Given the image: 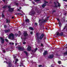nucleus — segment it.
Returning a JSON list of instances; mask_svg holds the SVG:
<instances>
[{
	"label": "nucleus",
	"mask_w": 67,
	"mask_h": 67,
	"mask_svg": "<svg viewBox=\"0 0 67 67\" xmlns=\"http://www.w3.org/2000/svg\"><path fill=\"white\" fill-rule=\"evenodd\" d=\"M46 21V20H44L43 22H45Z\"/></svg>",
	"instance_id": "3c124183"
},
{
	"label": "nucleus",
	"mask_w": 67,
	"mask_h": 67,
	"mask_svg": "<svg viewBox=\"0 0 67 67\" xmlns=\"http://www.w3.org/2000/svg\"><path fill=\"white\" fill-rule=\"evenodd\" d=\"M15 4H16V5H19V4L18 3H15Z\"/></svg>",
	"instance_id": "2f4dec72"
},
{
	"label": "nucleus",
	"mask_w": 67,
	"mask_h": 67,
	"mask_svg": "<svg viewBox=\"0 0 67 67\" xmlns=\"http://www.w3.org/2000/svg\"><path fill=\"white\" fill-rule=\"evenodd\" d=\"M4 28H6L7 27V25H4Z\"/></svg>",
	"instance_id": "393cba45"
},
{
	"label": "nucleus",
	"mask_w": 67,
	"mask_h": 67,
	"mask_svg": "<svg viewBox=\"0 0 67 67\" xmlns=\"http://www.w3.org/2000/svg\"><path fill=\"white\" fill-rule=\"evenodd\" d=\"M58 63L59 64H60V63H61V62H60V61H59Z\"/></svg>",
	"instance_id": "72a5a7b5"
},
{
	"label": "nucleus",
	"mask_w": 67,
	"mask_h": 67,
	"mask_svg": "<svg viewBox=\"0 0 67 67\" xmlns=\"http://www.w3.org/2000/svg\"><path fill=\"white\" fill-rule=\"evenodd\" d=\"M20 32V31H19V36H20V35H21V33L20 32Z\"/></svg>",
	"instance_id": "5701e85b"
},
{
	"label": "nucleus",
	"mask_w": 67,
	"mask_h": 67,
	"mask_svg": "<svg viewBox=\"0 0 67 67\" xmlns=\"http://www.w3.org/2000/svg\"><path fill=\"white\" fill-rule=\"evenodd\" d=\"M29 29L31 30H33V28L32 27H30Z\"/></svg>",
	"instance_id": "a211bd4d"
},
{
	"label": "nucleus",
	"mask_w": 67,
	"mask_h": 67,
	"mask_svg": "<svg viewBox=\"0 0 67 67\" xmlns=\"http://www.w3.org/2000/svg\"><path fill=\"white\" fill-rule=\"evenodd\" d=\"M36 35L37 36L38 35V33H36Z\"/></svg>",
	"instance_id": "864d4df0"
},
{
	"label": "nucleus",
	"mask_w": 67,
	"mask_h": 67,
	"mask_svg": "<svg viewBox=\"0 0 67 67\" xmlns=\"http://www.w3.org/2000/svg\"><path fill=\"white\" fill-rule=\"evenodd\" d=\"M31 50V47L30 46H28L27 47V51H30Z\"/></svg>",
	"instance_id": "39448f33"
},
{
	"label": "nucleus",
	"mask_w": 67,
	"mask_h": 67,
	"mask_svg": "<svg viewBox=\"0 0 67 67\" xmlns=\"http://www.w3.org/2000/svg\"><path fill=\"white\" fill-rule=\"evenodd\" d=\"M13 56L14 57V58H16V56H15V55H13Z\"/></svg>",
	"instance_id": "c85d7f7f"
},
{
	"label": "nucleus",
	"mask_w": 67,
	"mask_h": 67,
	"mask_svg": "<svg viewBox=\"0 0 67 67\" xmlns=\"http://www.w3.org/2000/svg\"><path fill=\"white\" fill-rule=\"evenodd\" d=\"M30 13H30L29 14V15H31V14H30Z\"/></svg>",
	"instance_id": "bf43d9fd"
},
{
	"label": "nucleus",
	"mask_w": 67,
	"mask_h": 67,
	"mask_svg": "<svg viewBox=\"0 0 67 67\" xmlns=\"http://www.w3.org/2000/svg\"><path fill=\"white\" fill-rule=\"evenodd\" d=\"M57 3H58V7H60V4L58 2H57Z\"/></svg>",
	"instance_id": "aec40b11"
},
{
	"label": "nucleus",
	"mask_w": 67,
	"mask_h": 67,
	"mask_svg": "<svg viewBox=\"0 0 67 67\" xmlns=\"http://www.w3.org/2000/svg\"><path fill=\"white\" fill-rule=\"evenodd\" d=\"M63 1H67V0H63Z\"/></svg>",
	"instance_id": "8fccbe9b"
},
{
	"label": "nucleus",
	"mask_w": 67,
	"mask_h": 67,
	"mask_svg": "<svg viewBox=\"0 0 67 67\" xmlns=\"http://www.w3.org/2000/svg\"><path fill=\"white\" fill-rule=\"evenodd\" d=\"M66 14H67V13H66L64 14V15H66Z\"/></svg>",
	"instance_id": "09e8293b"
},
{
	"label": "nucleus",
	"mask_w": 67,
	"mask_h": 67,
	"mask_svg": "<svg viewBox=\"0 0 67 67\" xmlns=\"http://www.w3.org/2000/svg\"><path fill=\"white\" fill-rule=\"evenodd\" d=\"M5 40L6 42H8L9 41V40H8V39H5Z\"/></svg>",
	"instance_id": "a878e982"
},
{
	"label": "nucleus",
	"mask_w": 67,
	"mask_h": 67,
	"mask_svg": "<svg viewBox=\"0 0 67 67\" xmlns=\"http://www.w3.org/2000/svg\"><path fill=\"white\" fill-rule=\"evenodd\" d=\"M3 52H4V53H5V50H3Z\"/></svg>",
	"instance_id": "a18cd8bd"
},
{
	"label": "nucleus",
	"mask_w": 67,
	"mask_h": 67,
	"mask_svg": "<svg viewBox=\"0 0 67 67\" xmlns=\"http://www.w3.org/2000/svg\"><path fill=\"white\" fill-rule=\"evenodd\" d=\"M10 30L8 29V30H4V31L5 33H8L9 32H10Z\"/></svg>",
	"instance_id": "9b49d317"
},
{
	"label": "nucleus",
	"mask_w": 67,
	"mask_h": 67,
	"mask_svg": "<svg viewBox=\"0 0 67 67\" xmlns=\"http://www.w3.org/2000/svg\"><path fill=\"white\" fill-rule=\"evenodd\" d=\"M54 7H55L56 8H57V5L55 6Z\"/></svg>",
	"instance_id": "de8ad7c7"
},
{
	"label": "nucleus",
	"mask_w": 67,
	"mask_h": 67,
	"mask_svg": "<svg viewBox=\"0 0 67 67\" xmlns=\"http://www.w3.org/2000/svg\"><path fill=\"white\" fill-rule=\"evenodd\" d=\"M66 54H67V52H65L64 53V55H66Z\"/></svg>",
	"instance_id": "c03bdc74"
},
{
	"label": "nucleus",
	"mask_w": 67,
	"mask_h": 67,
	"mask_svg": "<svg viewBox=\"0 0 67 67\" xmlns=\"http://www.w3.org/2000/svg\"><path fill=\"white\" fill-rule=\"evenodd\" d=\"M35 25H37V23H35Z\"/></svg>",
	"instance_id": "58836bf2"
},
{
	"label": "nucleus",
	"mask_w": 67,
	"mask_h": 67,
	"mask_svg": "<svg viewBox=\"0 0 67 67\" xmlns=\"http://www.w3.org/2000/svg\"><path fill=\"white\" fill-rule=\"evenodd\" d=\"M44 36V34H42L41 35L39 39L40 40H42L43 38V37Z\"/></svg>",
	"instance_id": "6e6552de"
},
{
	"label": "nucleus",
	"mask_w": 67,
	"mask_h": 67,
	"mask_svg": "<svg viewBox=\"0 0 67 67\" xmlns=\"http://www.w3.org/2000/svg\"><path fill=\"white\" fill-rule=\"evenodd\" d=\"M6 7H7V6H5L3 7V9H4V8H5Z\"/></svg>",
	"instance_id": "cd10ccee"
},
{
	"label": "nucleus",
	"mask_w": 67,
	"mask_h": 67,
	"mask_svg": "<svg viewBox=\"0 0 67 67\" xmlns=\"http://www.w3.org/2000/svg\"><path fill=\"white\" fill-rule=\"evenodd\" d=\"M26 43L25 42H23V44H25Z\"/></svg>",
	"instance_id": "ea45409f"
},
{
	"label": "nucleus",
	"mask_w": 67,
	"mask_h": 67,
	"mask_svg": "<svg viewBox=\"0 0 67 67\" xmlns=\"http://www.w3.org/2000/svg\"><path fill=\"white\" fill-rule=\"evenodd\" d=\"M49 18V17H48L47 18V19L48 18Z\"/></svg>",
	"instance_id": "680f3d73"
},
{
	"label": "nucleus",
	"mask_w": 67,
	"mask_h": 67,
	"mask_svg": "<svg viewBox=\"0 0 67 67\" xmlns=\"http://www.w3.org/2000/svg\"><path fill=\"white\" fill-rule=\"evenodd\" d=\"M56 12V10H53V11L52 12Z\"/></svg>",
	"instance_id": "473e14b6"
},
{
	"label": "nucleus",
	"mask_w": 67,
	"mask_h": 67,
	"mask_svg": "<svg viewBox=\"0 0 67 67\" xmlns=\"http://www.w3.org/2000/svg\"><path fill=\"white\" fill-rule=\"evenodd\" d=\"M19 9H21V7H20V8H19Z\"/></svg>",
	"instance_id": "13d9d810"
},
{
	"label": "nucleus",
	"mask_w": 67,
	"mask_h": 67,
	"mask_svg": "<svg viewBox=\"0 0 67 67\" xmlns=\"http://www.w3.org/2000/svg\"><path fill=\"white\" fill-rule=\"evenodd\" d=\"M66 54L67 55V52H66Z\"/></svg>",
	"instance_id": "338daca9"
},
{
	"label": "nucleus",
	"mask_w": 67,
	"mask_h": 67,
	"mask_svg": "<svg viewBox=\"0 0 67 67\" xmlns=\"http://www.w3.org/2000/svg\"><path fill=\"white\" fill-rule=\"evenodd\" d=\"M66 26H65L64 27L63 29V30H65V28H66Z\"/></svg>",
	"instance_id": "37998d69"
},
{
	"label": "nucleus",
	"mask_w": 67,
	"mask_h": 67,
	"mask_svg": "<svg viewBox=\"0 0 67 67\" xmlns=\"http://www.w3.org/2000/svg\"><path fill=\"white\" fill-rule=\"evenodd\" d=\"M4 15H3V14H2V18H3V17H4Z\"/></svg>",
	"instance_id": "e433bc0d"
},
{
	"label": "nucleus",
	"mask_w": 67,
	"mask_h": 67,
	"mask_svg": "<svg viewBox=\"0 0 67 67\" xmlns=\"http://www.w3.org/2000/svg\"><path fill=\"white\" fill-rule=\"evenodd\" d=\"M25 22H29V20L28 19H26L25 20Z\"/></svg>",
	"instance_id": "6ab92c4d"
},
{
	"label": "nucleus",
	"mask_w": 67,
	"mask_h": 67,
	"mask_svg": "<svg viewBox=\"0 0 67 67\" xmlns=\"http://www.w3.org/2000/svg\"><path fill=\"white\" fill-rule=\"evenodd\" d=\"M47 54V51H45L43 53V55H46Z\"/></svg>",
	"instance_id": "f8f14e48"
},
{
	"label": "nucleus",
	"mask_w": 67,
	"mask_h": 67,
	"mask_svg": "<svg viewBox=\"0 0 67 67\" xmlns=\"http://www.w3.org/2000/svg\"><path fill=\"white\" fill-rule=\"evenodd\" d=\"M37 50V48H36L35 50V52H36Z\"/></svg>",
	"instance_id": "bb28decb"
},
{
	"label": "nucleus",
	"mask_w": 67,
	"mask_h": 67,
	"mask_svg": "<svg viewBox=\"0 0 67 67\" xmlns=\"http://www.w3.org/2000/svg\"><path fill=\"white\" fill-rule=\"evenodd\" d=\"M51 67H54V66H51Z\"/></svg>",
	"instance_id": "e2e57ef3"
},
{
	"label": "nucleus",
	"mask_w": 67,
	"mask_h": 67,
	"mask_svg": "<svg viewBox=\"0 0 67 67\" xmlns=\"http://www.w3.org/2000/svg\"><path fill=\"white\" fill-rule=\"evenodd\" d=\"M18 11H19V12H23L21 10H20L19 9H18Z\"/></svg>",
	"instance_id": "4be33fe9"
},
{
	"label": "nucleus",
	"mask_w": 67,
	"mask_h": 67,
	"mask_svg": "<svg viewBox=\"0 0 67 67\" xmlns=\"http://www.w3.org/2000/svg\"><path fill=\"white\" fill-rule=\"evenodd\" d=\"M18 49L19 50H22V47H19L18 48Z\"/></svg>",
	"instance_id": "ddd939ff"
},
{
	"label": "nucleus",
	"mask_w": 67,
	"mask_h": 67,
	"mask_svg": "<svg viewBox=\"0 0 67 67\" xmlns=\"http://www.w3.org/2000/svg\"><path fill=\"white\" fill-rule=\"evenodd\" d=\"M17 43H15V45H17Z\"/></svg>",
	"instance_id": "6e6d98bb"
},
{
	"label": "nucleus",
	"mask_w": 67,
	"mask_h": 67,
	"mask_svg": "<svg viewBox=\"0 0 67 67\" xmlns=\"http://www.w3.org/2000/svg\"><path fill=\"white\" fill-rule=\"evenodd\" d=\"M24 53L26 55H27V52L26 51H24Z\"/></svg>",
	"instance_id": "412c9836"
},
{
	"label": "nucleus",
	"mask_w": 67,
	"mask_h": 67,
	"mask_svg": "<svg viewBox=\"0 0 67 67\" xmlns=\"http://www.w3.org/2000/svg\"><path fill=\"white\" fill-rule=\"evenodd\" d=\"M8 8L9 9V11H10V12H12V11H13V10H14L13 8H11V6H8Z\"/></svg>",
	"instance_id": "7ed1b4c3"
},
{
	"label": "nucleus",
	"mask_w": 67,
	"mask_h": 67,
	"mask_svg": "<svg viewBox=\"0 0 67 67\" xmlns=\"http://www.w3.org/2000/svg\"><path fill=\"white\" fill-rule=\"evenodd\" d=\"M53 57H54V55H50L48 57L49 58H53Z\"/></svg>",
	"instance_id": "1a4fd4ad"
},
{
	"label": "nucleus",
	"mask_w": 67,
	"mask_h": 67,
	"mask_svg": "<svg viewBox=\"0 0 67 67\" xmlns=\"http://www.w3.org/2000/svg\"><path fill=\"white\" fill-rule=\"evenodd\" d=\"M44 3H48V2H46V1H44Z\"/></svg>",
	"instance_id": "4c0bfd02"
},
{
	"label": "nucleus",
	"mask_w": 67,
	"mask_h": 67,
	"mask_svg": "<svg viewBox=\"0 0 67 67\" xmlns=\"http://www.w3.org/2000/svg\"><path fill=\"white\" fill-rule=\"evenodd\" d=\"M35 2L36 1H40V0H35Z\"/></svg>",
	"instance_id": "f704fd0d"
},
{
	"label": "nucleus",
	"mask_w": 67,
	"mask_h": 67,
	"mask_svg": "<svg viewBox=\"0 0 67 67\" xmlns=\"http://www.w3.org/2000/svg\"><path fill=\"white\" fill-rule=\"evenodd\" d=\"M23 35L24 36H27L28 35V34H27V33L26 32H24L23 34Z\"/></svg>",
	"instance_id": "0eeeda50"
},
{
	"label": "nucleus",
	"mask_w": 67,
	"mask_h": 67,
	"mask_svg": "<svg viewBox=\"0 0 67 67\" xmlns=\"http://www.w3.org/2000/svg\"><path fill=\"white\" fill-rule=\"evenodd\" d=\"M46 6V4H43V5L42 6V7L44 8Z\"/></svg>",
	"instance_id": "2eb2a0df"
},
{
	"label": "nucleus",
	"mask_w": 67,
	"mask_h": 67,
	"mask_svg": "<svg viewBox=\"0 0 67 67\" xmlns=\"http://www.w3.org/2000/svg\"><path fill=\"white\" fill-rule=\"evenodd\" d=\"M41 46H42L43 47H44V46H43V44L42 43L41 44Z\"/></svg>",
	"instance_id": "c756f323"
},
{
	"label": "nucleus",
	"mask_w": 67,
	"mask_h": 67,
	"mask_svg": "<svg viewBox=\"0 0 67 67\" xmlns=\"http://www.w3.org/2000/svg\"><path fill=\"white\" fill-rule=\"evenodd\" d=\"M3 2H5V0H3Z\"/></svg>",
	"instance_id": "603ef678"
},
{
	"label": "nucleus",
	"mask_w": 67,
	"mask_h": 67,
	"mask_svg": "<svg viewBox=\"0 0 67 67\" xmlns=\"http://www.w3.org/2000/svg\"><path fill=\"white\" fill-rule=\"evenodd\" d=\"M57 19L59 22L58 24H59V26L61 27V26H62V25H61V23H60V21H59L60 20H59V19L58 18H57Z\"/></svg>",
	"instance_id": "423d86ee"
},
{
	"label": "nucleus",
	"mask_w": 67,
	"mask_h": 67,
	"mask_svg": "<svg viewBox=\"0 0 67 67\" xmlns=\"http://www.w3.org/2000/svg\"><path fill=\"white\" fill-rule=\"evenodd\" d=\"M20 67H21V65H20Z\"/></svg>",
	"instance_id": "0e129e2a"
},
{
	"label": "nucleus",
	"mask_w": 67,
	"mask_h": 67,
	"mask_svg": "<svg viewBox=\"0 0 67 67\" xmlns=\"http://www.w3.org/2000/svg\"><path fill=\"white\" fill-rule=\"evenodd\" d=\"M16 15H22V14L20 13H16Z\"/></svg>",
	"instance_id": "4468645a"
},
{
	"label": "nucleus",
	"mask_w": 67,
	"mask_h": 67,
	"mask_svg": "<svg viewBox=\"0 0 67 67\" xmlns=\"http://www.w3.org/2000/svg\"><path fill=\"white\" fill-rule=\"evenodd\" d=\"M56 34L57 36H60V35L61 36H63V32H61L60 34H59L58 32H57L56 33Z\"/></svg>",
	"instance_id": "f03ea898"
},
{
	"label": "nucleus",
	"mask_w": 67,
	"mask_h": 67,
	"mask_svg": "<svg viewBox=\"0 0 67 67\" xmlns=\"http://www.w3.org/2000/svg\"><path fill=\"white\" fill-rule=\"evenodd\" d=\"M9 44H12V45H14V43L13 42H11L9 43Z\"/></svg>",
	"instance_id": "b1692460"
},
{
	"label": "nucleus",
	"mask_w": 67,
	"mask_h": 67,
	"mask_svg": "<svg viewBox=\"0 0 67 67\" xmlns=\"http://www.w3.org/2000/svg\"><path fill=\"white\" fill-rule=\"evenodd\" d=\"M6 23H9L10 22V20H8V19H6Z\"/></svg>",
	"instance_id": "dca6fc26"
},
{
	"label": "nucleus",
	"mask_w": 67,
	"mask_h": 67,
	"mask_svg": "<svg viewBox=\"0 0 67 67\" xmlns=\"http://www.w3.org/2000/svg\"><path fill=\"white\" fill-rule=\"evenodd\" d=\"M19 60H18V59H16L15 61V64H16V62H18Z\"/></svg>",
	"instance_id": "f3484780"
},
{
	"label": "nucleus",
	"mask_w": 67,
	"mask_h": 67,
	"mask_svg": "<svg viewBox=\"0 0 67 67\" xmlns=\"http://www.w3.org/2000/svg\"><path fill=\"white\" fill-rule=\"evenodd\" d=\"M9 66L8 67H10L11 66H12V64H11V62H9L8 63Z\"/></svg>",
	"instance_id": "9d476101"
},
{
	"label": "nucleus",
	"mask_w": 67,
	"mask_h": 67,
	"mask_svg": "<svg viewBox=\"0 0 67 67\" xmlns=\"http://www.w3.org/2000/svg\"><path fill=\"white\" fill-rule=\"evenodd\" d=\"M32 3H33V4H35V2H32Z\"/></svg>",
	"instance_id": "49530a36"
},
{
	"label": "nucleus",
	"mask_w": 67,
	"mask_h": 67,
	"mask_svg": "<svg viewBox=\"0 0 67 67\" xmlns=\"http://www.w3.org/2000/svg\"><path fill=\"white\" fill-rule=\"evenodd\" d=\"M30 34H33V32H30Z\"/></svg>",
	"instance_id": "a19ab883"
},
{
	"label": "nucleus",
	"mask_w": 67,
	"mask_h": 67,
	"mask_svg": "<svg viewBox=\"0 0 67 67\" xmlns=\"http://www.w3.org/2000/svg\"><path fill=\"white\" fill-rule=\"evenodd\" d=\"M54 4L55 5H56V4H57L56 3V2H54Z\"/></svg>",
	"instance_id": "79ce46f5"
},
{
	"label": "nucleus",
	"mask_w": 67,
	"mask_h": 67,
	"mask_svg": "<svg viewBox=\"0 0 67 67\" xmlns=\"http://www.w3.org/2000/svg\"><path fill=\"white\" fill-rule=\"evenodd\" d=\"M63 67H65V66H63Z\"/></svg>",
	"instance_id": "774afa93"
},
{
	"label": "nucleus",
	"mask_w": 67,
	"mask_h": 67,
	"mask_svg": "<svg viewBox=\"0 0 67 67\" xmlns=\"http://www.w3.org/2000/svg\"><path fill=\"white\" fill-rule=\"evenodd\" d=\"M15 36H18V34H15Z\"/></svg>",
	"instance_id": "c9c22d12"
},
{
	"label": "nucleus",
	"mask_w": 67,
	"mask_h": 67,
	"mask_svg": "<svg viewBox=\"0 0 67 67\" xmlns=\"http://www.w3.org/2000/svg\"><path fill=\"white\" fill-rule=\"evenodd\" d=\"M1 42L2 44L4 43V40L2 37L0 38Z\"/></svg>",
	"instance_id": "20e7f679"
},
{
	"label": "nucleus",
	"mask_w": 67,
	"mask_h": 67,
	"mask_svg": "<svg viewBox=\"0 0 67 67\" xmlns=\"http://www.w3.org/2000/svg\"><path fill=\"white\" fill-rule=\"evenodd\" d=\"M42 20H39V21L40 22V21H41Z\"/></svg>",
	"instance_id": "4d7b16f0"
},
{
	"label": "nucleus",
	"mask_w": 67,
	"mask_h": 67,
	"mask_svg": "<svg viewBox=\"0 0 67 67\" xmlns=\"http://www.w3.org/2000/svg\"><path fill=\"white\" fill-rule=\"evenodd\" d=\"M13 18H14V16H13V17H12V19H13Z\"/></svg>",
	"instance_id": "5fc2aeb1"
},
{
	"label": "nucleus",
	"mask_w": 67,
	"mask_h": 67,
	"mask_svg": "<svg viewBox=\"0 0 67 67\" xmlns=\"http://www.w3.org/2000/svg\"><path fill=\"white\" fill-rule=\"evenodd\" d=\"M46 29L47 30V28H46Z\"/></svg>",
	"instance_id": "69168bd1"
},
{
	"label": "nucleus",
	"mask_w": 67,
	"mask_h": 67,
	"mask_svg": "<svg viewBox=\"0 0 67 67\" xmlns=\"http://www.w3.org/2000/svg\"><path fill=\"white\" fill-rule=\"evenodd\" d=\"M8 38L9 39L11 38V40H14V35L12 34H11L9 35L8 36Z\"/></svg>",
	"instance_id": "f257e3e1"
},
{
	"label": "nucleus",
	"mask_w": 67,
	"mask_h": 67,
	"mask_svg": "<svg viewBox=\"0 0 67 67\" xmlns=\"http://www.w3.org/2000/svg\"><path fill=\"white\" fill-rule=\"evenodd\" d=\"M42 65H38V67H42Z\"/></svg>",
	"instance_id": "7c9ffc66"
},
{
	"label": "nucleus",
	"mask_w": 67,
	"mask_h": 67,
	"mask_svg": "<svg viewBox=\"0 0 67 67\" xmlns=\"http://www.w3.org/2000/svg\"><path fill=\"white\" fill-rule=\"evenodd\" d=\"M25 18H27V16H25Z\"/></svg>",
	"instance_id": "052dcab7"
}]
</instances>
